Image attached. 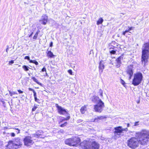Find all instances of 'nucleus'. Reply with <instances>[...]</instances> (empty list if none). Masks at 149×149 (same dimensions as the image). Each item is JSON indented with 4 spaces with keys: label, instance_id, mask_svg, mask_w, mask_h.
Instances as JSON below:
<instances>
[{
    "label": "nucleus",
    "instance_id": "obj_43",
    "mask_svg": "<svg viewBox=\"0 0 149 149\" xmlns=\"http://www.w3.org/2000/svg\"><path fill=\"white\" fill-rule=\"evenodd\" d=\"M70 66V67L73 68H74L75 67L74 65L73 64H71Z\"/></svg>",
    "mask_w": 149,
    "mask_h": 149
},
{
    "label": "nucleus",
    "instance_id": "obj_15",
    "mask_svg": "<svg viewBox=\"0 0 149 149\" xmlns=\"http://www.w3.org/2000/svg\"><path fill=\"white\" fill-rule=\"evenodd\" d=\"M91 100L94 103H98V102L100 101V100H101L99 98L96 96H93L91 98Z\"/></svg>",
    "mask_w": 149,
    "mask_h": 149
},
{
    "label": "nucleus",
    "instance_id": "obj_23",
    "mask_svg": "<svg viewBox=\"0 0 149 149\" xmlns=\"http://www.w3.org/2000/svg\"><path fill=\"white\" fill-rule=\"evenodd\" d=\"M9 92L10 94V95L11 96H12L13 95L17 94V93L16 92H11L10 91H9Z\"/></svg>",
    "mask_w": 149,
    "mask_h": 149
},
{
    "label": "nucleus",
    "instance_id": "obj_39",
    "mask_svg": "<svg viewBox=\"0 0 149 149\" xmlns=\"http://www.w3.org/2000/svg\"><path fill=\"white\" fill-rule=\"evenodd\" d=\"M33 96L34 97H36V93L35 91H33Z\"/></svg>",
    "mask_w": 149,
    "mask_h": 149
},
{
    "label": "nucleus",
    "instance_id": "obj_18",
    "mask_svg": "<svg viewBox=\"0 0 149 149\" xmlns=\"http://www.w3.org/2000/svg\"><path fill=\"white\" fill-rule=\"evenodd\" d=\"M103 20L102 18H100L97 21V24L98 25L100 24H102L103 22Z\"/></svg>",
    "mask_w": 149,
    "mask_h": 149
},
{
    "label": "nucleus",
    "instance_id": "obj_52",
    "mask_svg": "<svg viewBox=\"0 0 149 149\" xmlns=\"http://www.w3.org/2000/svg\"><path fill=\"white\" fill-rule=\"evenodd\" d=\"M39 32H40V31H39V30L36 33H38V34L39 33Z\"/></svg>",
    "mask_w": 149,
    "mask_h": 149
},
{
    "label": "nucleus",
    "instance_id": "obj_22",
    "mask_svg": "<svg viewBox=\"0 0 149 149\" xmlns=\"http://www.w3.org/2000/svg\"><path fill=\"white\" fill-rule=\"evenodd\" d=\"M70 117L69 116H68L66 118H63V119L61 120V121L63 120H68L70 119Z\"/></svg>",
    "mask_w": 149,
    "mask_h": 149
},
{
    "label": "nucleus",
    "instance_id": "obj_31",
    "mask_svg": "<svg viewBox=\"0 0 149 149\" xmlns=\"http://www.w3.org/2000/svg\"><path fill=\"white\" fill-rule=\"evenodd\" d=\"M110 52L111 54H115L116 53V51L114 50H111V51H110Z\"/></svg>",
    "mask_w": 149,
    "mask_h": 149
},
{
    "label": "nucleus",
    "instance_id": "obj_34",
    "mask_svg": "<svg viewBox=\"0 0 149 149\" xmlns=\"http://www.w3.org/2000/svg\"><path fill=\"white\" fill-rule=\"evenodd\" d=\"M68 72L70 74H71V75L72 74V70H69L68 71Z\"/></svg>",
    "mask_w": 149,
    "mask_h": 149
},
{
    "label": "nucleus",
    "instance_id": "obj_9",
    "mask_svg": "<svg viewBox=\"0 0 149 149\" xmlns=\"http://www.w3.org/2000/svg\"><path fill=\"white\" fill-rule=\"evenodd\" d=\"M31 139V137L30 136H26L24 139V145L27 146H29L32 145L34 142Z\"/></svg>",
    "mask_w": 149,
    "mask_h": 149
},
{
    "label": "nucleus",
    "instance_id": "obj_24",
    "mask_svg": "<svg viewBox=\"0 0 149 149\" xmlns=\"http://www.w3.org/2000/svg\"><path fill=\"white\" fill-rule=\"evenodd\" d=\"M105 118V117L104 116H99L97 117V118H95V120H97V119H99L100 120L102 119Z\"/></svg>",
    "mask_w": 149,
    "mask_h": 149
},
{
    "label": "nucleus",
    "instance_id": "obj_48",
    "mask_svg": "<svg viewBox=\"0 0 149 149\" xmlns=\"http://www.w3.org/2000/svg\"><path fill=\"white\" fill-rule=\"evenodd\" d=\"M52 45H53V42H51L50 44V46L52 47Z\"/></svg>",
    "mask_w": 149,
    "mask_h": 149
},
{
    "label": "nucleus",
    "instance_id": "obj_2",
    "mask_svg": "<svg viewBox=\"0 0 149 149\" xmlns=\"http://www.w3.org/2000/svg\"><path fill=\"white\" fill-rule=\"evenodd\" d=\"M142 54L141 56V62L143 66L146 65V63L148 62L149 57V43L144 44L142 47Z\"/></svg>",
    "mask_w": 149,
    "mask_h": 149
},
{
    "label": "nucleus",
    "instance_id": "obj_54",
    "mask_svg": "<svg viewBox=\"0 0 149 149\" xmlns=\"http://www.w3.org/2000/svg\"><path fill=\"white\" fill-rule=\"evenodd\" d=\"M3 103H4V102H2Z\"/></svg>",
    "mask_w": 149,
    "mask_h": 149
},
{
    "label": "nucleus",
    "instance_id": "obj_19",
    "mask_svg": "<svg viewBox=\"0 0 149 149\" xmlns=\"http://www.w3.org/2000/svg\"><path fill=\"white\" fill-rule=\"evenodd\" d=\"M47 55L48 56H49L50 57H52L54 56L53 53L50 51L48 52Z\"/></svg>",
    "mask_w": 149,
    "mask_h": 149
},
{
    "label": "nucleus",
    "instance_id": "obj_51",
    "mask_svg": "<svg viewBox=\"0 0 149 149\" xmlns=\"http://www.w3.org/2000/svg\"><path fill=\"white\" fill-rule=\"evenodd\" d=\"M81 121H82V120H78V122H81Z\"/></svg>",
    "mask_w": 149,
    "mask_h": 149
},
{
    "label": "nucleus",
    "instance_id": "obj_46",
    "mask_svg": "<svg viewBox=\"0 0 149 149\" xmlns=\"http://www.w3.org/2000/svg\"><path fill=\"white\" fill-rule=\"evenodd\" d=\"M8 46H7V48L6 49V52L8 53Z\"/></svg>",
    "mask_w": 149,
    "mask_h": 149
},
{
    "label": "nucleus",
    "instance_id": "obj_55",
    "mask_svg": "<svg viewBox=\"0 0 149 149\" xmlns=\"http://www.w3.org/2000/svg\"><path fill=\"white\" fill-rule=\"evenodd\" d=\"M117 46H118V45H117Z\"/></svg>",
    "mask_w": 149,
    "mask_h": 149
},
{
    "label": "nucleus",
    "instance_id": "obj_42",
    "mask_svg": "<svg viewBox=\"0 0 149 149\" xmlns=\"http://www.w3.org/2000/svg\"><path fill=\"white\" fill-rule=\"evenodd\" d=\"M18 91L19 93H23V92L20 90H18Z\"/></svg>",
    "mask_w": 149,
    "mask_h": 149
},
{
    "label": "nucleus",
    "instance_id": "obj_10",
    "mask_svg": "<svg viewBox=\"0 0 149 149\" xmlns=\"http://www.w3.org/2000/svg\"><path fill=\"white\" fill-rule=\"evenodd\" d=\"M56 107L58 109V112L60 114L63 115L66 113L67 114L69 115V114L68 113V112L67 111L66 109L58 105V104H56Z\"/></svg>",
    "mask_w": 149,
    "mask_h": 149
},
{
    "label": "nucleus",
    "instance_id": "obj_50",
    "mask_svg": "<svg viewBox=\"0 0 149 149\" xmlns=\"http://www.w3.org/2000/svg\"><path fill=\"white\" fill-rule=\"evenodd\" d=\"M130 125V124H129V123H127V127H129Z\"/></svg>",
    "mask_w": 149,
    "mask_h": 149
},
{
    "label": "nucleus",
    "instance_id": "obj_37",
    "mask_svg": "<svg viewBox=\"0 0 149 149\" xmlns=\"http://www.w3.org/2000/svg\"><path fill=\"white\" fill-rule=\"evenodd\" d=\"M121 83L123 85L125 84V81L121 79Z\"/></svg>",
    "mask_w": 149,
    "mask_h": 149
},
{
    "label": "nucleus",
    "instance_id": "obj_26",
    "mask_svg": "<svg viewBox=\"0 0 149 149\" xmlns=\"http://www.w3.org/2000/svg\"><path fill=\"white\" fill-rule=\"evenodd\" d=\"M33 135L34 137H36V138H38V137H40V135L38 134H33Z\"/></svg>",
    "mask_w": 149,
    "mask_h": 149
},
{
    "label": "nucleus",
    "instance_id": "obj_5",
    "mask_svg": "<svg viewBox=\"0 0 149 149\" xmlns=\"http://www.w3.org/2000/svg\"><path fill=\"white\" fill-rule=\"evenodd\" d=\"M80 139L77 137H75L72 138H69L65 140V144L69 146H77L80 144Z\"/></svg>",
    "mask_w": 149,
    "mask_h": 149
},
{
    "label": "nucleus",
    "instance_id": "obj_14",
    "mask_svg": "<svg viewBox=\"0 0 149 149\" xmlns=\"http://www.w3.org/2000/svg\"><path fill=\"white\" fill-rule=\"evenodd\" d=\"M104 68V66L103 61H101L99 63V71L100 74L102 73L103 70Z\"/></svg>",
    "mask_w": 149,
    "mask_h": 149
},
{
    "label": "nucleus",
    "instance_id": "obj_32",
    "mask_svg": "<svg viewBox=\"0 0 149 149\" xmlns=\"http://www.w3.org/2000/svg\"><path fill=\"white\" fill-rule=\"evenodd\" d=\"M14 63L13 60H11L10 61H9V65H11Z\"/></svg>",
    "mask_w": 149,
    "mask_h": 149
},
{
    "label": "nucleus",
    "instance_id": "obj_28",
    "mask_svg": "<svg viewBox=\"0 0 149 149\" xmlns=\"http://www.w3.org/2000/svg\"><path fill=\"white\" fill-rule=\"evenodd\" d=\"M134 27H130L128 30H127V31H128V32L129 31H130L133 30L134 29Z\"/></svg>",
    "mask_w": 149,
    "mask_h": 149
},
{
    "label": "nucleus",
    "instance_id": "obj_20",
    "mask_svg": "<svg viewBox=\"0 0 149 149\" xmlns=\"http://www.w3.org/2000/svg\"><path fill=\"white\" fill-rule=\"evenodd\" d=\"M30 62L34 63L36 65H38V63L35 60H30Z\"/></svg>",
    "mask_w": 149,
    "mask_h": 149
},
{
    "label": "nucleus",
    "instance_id": "obj_45",
    "mask_svg": "<svg viewBox=\"0 0 149 149\" xmlns=\"http://www.w3.org/2000/svg\"><path fill=\"white\" fill-rule=\"evenodd\" d=\"M28 89L29 91H32L33 92V91H34V90L33 89H32L31 88H29Z\"/></svg>",
    "mask_w": 149,
    "mask_h": 149
},
{
    "label": "nucleus",
    "instance_id": "obj_53",
    "mask_svg": "<svg viewBox=\"0 0 149 149\" xmlns=\"http://www.w3.org/2000/svg\"><path fill=\"white\" fill-rule=\"evenodd\" d=\"M46 75H47V73L46 72Z\"/></svg>",
    "mask_w": 149,
    "mask_h": 149
},
{
    "label": "nucleus",
    "instance_id": "obj_33",
    "mask_svg": "<svg viewBox=\"0 0 149 149\" xmlns=\"http://www.w3.org/2000/svg\"><path fill=\"white\" fill-rule=\"evenodd\" d=\"M24 59H27L29 61L30 60H30L29 57V56H26L24 57Z\"/></svg>",
    "mask_w": 149,
    "mask_h": 149
},
{
    "label": "nucleus",
    "instance_id": "obj_30",
    "mask_svg": "<svg viewBox=\"0 0 149 149\" xmlns=\"http://www.w3.org/2000/svg\"><path fill=\"white\" fill-rule=\"evenodd\" d=\"M35 100L36 102H38L39 101H40L38 99H37L36 97H34Z\"/></svg>",
    "mask_w": 149,
    "mask_h": 149
},
{
    "label": "nucleus",
    "instance_id": "obj_25",
    "mask_svg": "<svg viewBox=\"0 0 149 149\" xmlns=\"http://www.w3.org/2000/svg\"><path fill=\"white\" fill-rule=\"evenodd\" d=\"M37 105H36V104H34V107L32 109V111H35L36 109L37 108Z\"/></svg>",
    "mask_w": 149,
    "mask_h": 149
},
{
    "label": "nucleus",
    "instance_id": "obj_36",
    "mask_svg": "<svg viewBox=\"0 0 149 149\" xmlns=\"http://www.w3.org/2000/svg\"><path fill=\"white\" fill-rule=\"evenodd\" d=\"M15 129L17 130L18 131H17L16 132H17V134H18L20 133V130L18 128H15Z\"/></svg>",
    "mask_w": 149,
    "mask_h": 149
},
{
    "label": "nucleus",
    "instance_id": "obj_7",
    "mask_svg": "<svg viewBox=\"0 0 149 149\" xmlns=\"http://www.w3.org/2000/svg\"><path fill=\"white\" fill-rule=\"evenodd\" d=\"M143 79V76L141 73L137 72L135 74L132 84L134 86H137L141 82Z\"/></svg>",
    "mask_w": 149,
    "mask_h": 149
},
{
    "label": "nucleus",
    "instance_id": "obj_1",
    "mask_svg": "<svg viewBox=\"0 0 149 149\" xmlns=\"http://www.w3.org/2000/svg\"><path fill=\"white\" fill-rule=\"evenodd\" d=\"M136 136L137 139L133 137L127 141V145L132 148L135 149L138 146V143L142 145H145L149 141V131L143 130L141 132L136 133Z\"/></svg>",
    "mask_w": 149,
    "mask_h": 149
},
{
    "label": "nucleus",
    "instance_id": "obj_27",
    "mask_svg": "<svg viewBox=\"0 0 149 149\" xmlns=\"http://www.w3.org/2000/svg\"><path fill=\"white\" fill-rule=\"evenodd\" d=\"M67 122H66L65 123H64L61 124L60 125V126H61V127H63L67 125Z\"/></svg>",
    "mask_w": 149,
    "mask_h": 149
},
{
    "label": "nucleus",
    "instance_id": "obj_17",
    "mask_svg": "<svg viewBox=\"0 0 149 149\" xmlns=\"http://www.w3.org/2000/svg\"><path fill=\"white\" fill-rule=\"evenodd\" d=\"M32 79L37 84L40 85H42V84L40 83L38 81V80L37 79H36L35 77H32Z\"/></svg>",
    "mask_w": 149,
    "mask_h": 149
},
{
    "label": "nucleus",
    "instance_id": "obj_12",
    "mask_svg": "<svg viewBox=\"0 0 149 149\" xmlns=\"http://www.w3.org/2000/svg\"><path fill=\"white\" fill-rule=\"evenodd\" d=\"M122 59L123 57L121 56H120L116 60L115 64L116 68H118L120 67L121 64V60Z\"/></svg>",
    "mask_w": 149,
    "mask_h": 149
},
{
    "label": "nucleus",
    "instance_id": "obj_38",
    "mask_svg": "<svg viewBox=\"0 0 149 149\" xmlns=\"http://www.w3.org/2000/svg\"><path fill=\"white\" fill-rule=\"evenodd\" d=\"M42 72H46V69L45 67H44L42 70Z\"/></svg>",
    "mask_w": 149,
    "mask_h": 149
},
{
    "label": "nucleus",
    "instance_id": "obj_16",
    "mask_svg": "<svg viewBox=\"0 0 149 149\" xmlns=\"http://www.w3.org/2000/svg\"><path fill=\"white\" fill-rule=\"evenodd\" d=\"M86 110V106L82 107L80 109V111L82 114L84 113Z\"/></svg>",
    "mask_w": 149,
    "mask_h": 149
},
{
    "label": "nucleus",
    "instance_id": "obj_8",
    "mask_svg": "<svg viewBox=\"0 0 149 149\" xmlns=\"http://www.w3.org/2000/svg\"><path fill=\"white\" fill-rule=\"evenodd\" d=\"M104 107V102L101 100H100L99 102L97 103L96 105H94V109L95 111L101 113L103 110Z\"/></svg>",
    "mask_w": 149,
    "mask_h": 149
},
{
    "label": "nucleus",
    "instance_id": "obj_29",
    "mask_svg": "<svg viewBox=\"0 0 149 149\" xmlns=\"http://www.w3.org/2000/svg\"><path fill=\"white\" fill-rule=\"evenodd\" d=\"M38 33H36L35 35L33 37V38L34 39H36L38 36Z\"/></svg>",
    "mask_w": 149,
    "mask_h": 149
},
{
    "label": "nucleus",
    "instance_id": "obj_21",
    "mask_svg": "<svg viewBox=\"0 0 149 149\" xmlns=\"http://www.w3.org/2000/svg\"><path fill=\"white\" fill-rule=\"evenodd\" d=\"M22 68L25 71H27L29 70V67L26 65H23L22 66Z\"/></svg>",
    "mask_w": 149,
    "mask_h": 149
},
{
    "label": "nucleus",
    "instance_id": "obj_6",
    "mask_svg": "<svg viewBox=\"0 0 149 149\" xmlns=\"http://www.w3.org/2000/svg\"><path fill=\"white\" fill-rule=\"evenodd\" d=\"M115 131L114 132V135L113 136V138L115 139H117L118 138L121 136V134L123 131L127 132L128 131V128H123L122 126H118L114 128Z\"/></svg>",
    "mask_w": 149,
    "mask_h": 149
},
{
    "label": "nucleus",
    "instance_id": "obj_3",
    "mask_svg": "<svg viewBox=\"0 0 149 149\" xmlns=\"http://www.w3.org/2000/svg\"><path fill=\"white\" fill-rule=\"evenodd\" d=\"M80 146L83 149H98L99 144L95 141L92 142L84 141L80 144Z\"/></svg>",
    "mask_w": 149,
    "mask_h": 149
},
{
    "label": "nucleus",
    "instance_id": "obj_44",
    "mask_svg": "<svg viewBox=\"0 0 149 149\" xmlns=\"http://www.w3.org/2000/svg\"><path fill=\"white\" fill-rule=\"evenodd\" d=\"M100 95L102 96V97L103 96V92L101 90L100 91Z\"/></svg>",
    "mask_w": 149,
    "mask_h": 149
},
{
    "label": "nucleus",
    "instance_id": "obj_41",
    "mask_svg": "<svg viewBox=\"0 0 149 149\" xmlns=\"http://www.w3.org/2000/svg\"><path fill=\"white\" fill-rule=\"evenodd\" d=\"M11 136L12 137H14L15 136V134L14 133H12L11 134Z\"/></svg>",
    "mask_w": 149,
    "mask_h": 149
},
{
    "label": "nucleus",
    "instance_id": "obj_13",
    "mask_svg": "<svg viewBox=\"0 0 149 149\" xmlns=\"http://www.w3.org/2000/svg\"><path fill=\"white\" fill-rule=\"evenodd\" d=\"M47 21V17L46 15H43L41 17V20H40L42 23L44 25H45Z\"/></svg>",
    "mask_w": 149,
    "mask_h": 149
},
{
    "label": "nucleus",
    "instance_id": "obj_49",
    "mask_svg": "<svg viewBox=\"0 0 149 149\" xmlns=\"http://www.w3.org/2000/svg\"><path fill=\"white\" fill-rule=\"evenodd\" d=\"M33 32H32L31 33V35H30L29 36V37H31V36L33 34Z\"/></svg>",
    "mask_w": 149,
    "mask_h": 149
},
{
    "label": "nucleus",
    "instance_id": "obj_11",
    "mask_svg": "<svg viewBox=\"0 0 149 149\" xmlns=\"http://www.w3.org/2000/svg\"><path fill=\"white\" fill-rule=\"evenodd\" d=\"M127 72L129 76V79H130L133 74V65H130L128 67Z\"/></svg>",
    "mask_w": 149,
    "mask_h": 149
},
{
    "label": "nucleus",
    "instance_id": "obj_40",
    "mask_svg": "<svg viewBox=\"0 0 149 149\" xmlns=\"http://www.w3.org/2000/svg\"><path fill=\"white\" fill-rule=\"evenodd\" d=\"M139 123V121L136 122L134 123V126H136L138 125H139V124H138Z\"/></svg>",
    "mask_w": 149,
    "mask_h": 149
},
{
    "label": "nucleus",
    "instance_id": "obj_4",
    "mask_svg": "<svg viewBox=\"0 0 149 149\" xmlns=\"http://www.w3.org/2000/svg\"><path fill=\"white\" fill-rule=\"evenodd\" d=\"M22 145L21 140L19 138L17 137L10 141L7 146L10 149H17L21 147Z\"/></svg>",
    "mask_w": 149,
    "mask_h": 149
},
{
    "label": "nucleus",
    "instance_id": "obj_47",
    "mask_svg": "<svg viewBox=\"0 0 149 149\" xmlns=\"http://www.w3.org/2000/svg\"><path fill=\"white\" fill-rule=\"evenodd\" d=\"M2 145V143L0 141V148H1Z\"/></svg>",
    "mask_w": 149,
    "mask_h": 149
},
{
    "label": "nucleus",
    "instance_id": "obj_35",
    "mask_svg": "<svg viewBox=\"0 0 149 149\" xmlns=\"http://www.w3.org/2000/svg\"><path fill=\"white\" fill-rule=\"evenodd\" d=\"M127 32H128V31H127V30H125V31L123 32L122 34L123 35L125 36L126 33Z\"/></svg>",
    "mask_w": 149,
    "mask_h": 149
}]
</instances>
